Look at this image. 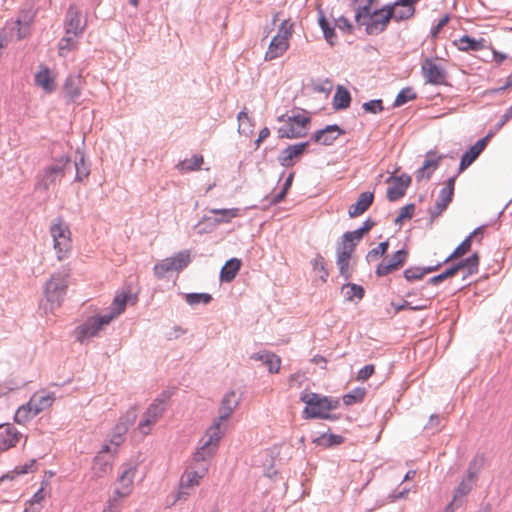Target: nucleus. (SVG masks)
Masks as SVG:
<instances>
[{
    "label": "nucleus",
    "mask_w": 512,
    "mask_h": 512,
    "mask_svg": "<svg viewBox=\"0 0 512 512\" xmlns=\"http://www.w3.org/2000/svg\"><path fill=\"white\" fill-rule=\"evenodd\" d=\"M185 299L189 305L208 304L211 302L212 296L208 293H189L185 296Z\"/></svg>",
    "instance_id": "47"
},
{
    "label": "nucleus",
    "mask_w": 512,
    "mask_h": 512,
    "mask_svg": "<svg viewBox=\"0 0 512 512\" xmlns=\"http://www.w3.org/2000/svg\"><path fill=\"white\" fill-rule=\"evenodd\" d=\"M482 232H483V228L482 227L476 228L470 235H468L456 247V249L452 252V254L448 258H446V260L444 262L447 263V262H449V261H451L453 259H458V258L462 257L463 255H465L466 253H468L471 250L472 239L475 236L482 234Z\"/></svg>",
    "instance_id": "34"
},
{
    "label": "nucleus",
    "mask_w": 512,
    "mask_h": 512,
    "mask_svg": "<svg viewBox=\"0 0 512 512\" xmlns=\"http://www.w3.org/2000/svg\"><path fill=\"white\" fill-rule=\"evenodd\" d=\"M50 234L53 239V248L57 259H66L72 249V237L69 226L62 218H56L50 225Z\"/></svg>",
    "instance_id": "8"
},
{
    "label": "nucleus",
    "mask_w": 512,
    "mask_h": 512,
    "mask_svg": "<svg viewBox=\"0 0 512 512\" xmlns=\"http://www.w3.org/2000/svg\"><path fill=\"white\" fill-rule=\"evenodd\" d=\"M437 268H438V266L428 267V268H425V269H421V268H408V269H406L404 271V277L408 281L419 280V279H422L425 274L431 273V272L437 270Z\"/></svg>",
    "instance_id": "45"
},
{
    "label": "nucleus",
    "mask_w": 512,
    "mask_h": 512,
    "mask_svg": "<svg viewBox=\"0 0 512 512\" xmlns=\"http://www.w3.org/2000/svg\"><path fill=\"white\" fill-rule=\"evenodd\" d=\"M208 471L207 463L199 464L191 461L181 477L176 500H186L191 491L200 485Z\"/></svg>",
    "instance_id": "7"
},
{
    "label": "nucleus",
    "mask_w": 512,
    "mask_h": 512,
    "mask_svg": "<svg viewBox=\"0 0 512 512\" xmlns=\"http://www.w3.org/2000/svg\"><path fill=\"white\" fill-rule=\"evenodd\" d=\"M238 122V130L240 133L248 135L252 132L253 124L247 113L243 111L240 112L238 114Z\"/></svg>",
    "instance_id": "48"
},
{
    "label": "nucleus",
    "mask_w": 512,
    "mask_h": 512,
    "mask_svg": "<svg viewBox=\"0 0 512 512\" xmlns=\"http://www.w3.org/2000/svg\"><path fill=\"white\" fill-rule=\"evenodd\" d=\"M55 401L54 393L39 391L32 395L29 402L20 406L14 416L15 422L25 424L41 412L52 407Z\"/></svg>",
    "instance_id": "4"
},
{
    "label": "nucleus",
    "mask_w": 512,
    "mask_h": 512,
    "mask_svg": "<svg viewBox=\"0 0 512 512\" xmlns=\"http://www.w3.org/2000/svg\"><path fill=\"white\" fill-rule=\"evenodd\" d=\"M70 270L54 273L45 285V298L50 305V310L60 307L68 287Z\"/></svg>",
    "instance_id": "9"
},
{
    "label": "nucleus",
    "mask_w": 512,
    "mask_h": 512,
    "mask_svg": "<svg viewBox=\"0 0 512 512\" xmlns=\"http://www.w3.org/2000/svg\"><path fill=\"white\" fill-rule=\"evenodd\" d=\"M387 182L390 183V186L387 188V198L389 201L394 202L405 195V192L411 183V177L403 174L400 176L390 177Z\"/></svg>",
    "instance_id": "22"
},
{
    "label": "nucleus",
    "mask_w": 512,
    "mask_h": 512,
    "mask_svg": "<svg viewBox=\"0 0 512 512\" xmlns=\"http://www.w3.org/2000/svg\"><path fill=\"white\" fill-rule=\"evenodd\" d=\"M418 0H398L393 5H387L388 13L391 19L396 21L406 20L413 16L415 12L414 4Z\"/></svg>",
    "instance_id": "24"
},
{
    "label": "nucleus",
    "mask_w": 512,
    "mask_h": 512,
    "mask_svg": "<svg viewBox=\"0 0 512 512\" xmlns=\"http://www.w3.org/2000/svg\"><path fill=\"white\" fill-rule=\"evenodd\" d=\"M415 98H416V93L414 92V90L410 87H407V88L402 89L398 93V95L395 99L394 105L401 106L411 100H414Z\"/></svg>",
    "instance_id": "51"
},
{
    "label": "nucleus",
    "mask_w": 512,
    "mask_h": 512,
    "mask_svg": "<svg viewBox=\"0 0 512 512\" xmlns=\"http://www.w3.org/2000/svg\"><path fill=\"white\" fill-rule=\"evenodd\" d=\"M319 25H320L323 33H324L325 39L330 44H333L334 43V39L336 37L335 32H334V28L330 27L328 21L323 16L319 18Z\"/></svg>",
    "instance_id": "53"
},
{
    "label": "nucleus",
    "mask_w": 512,
    "mask_h": 512,
    "mask_svg": "<svg viewBox=\"0 0 512 512\" xmlns=\"http://www.w3.org/2000/svg\"><path fill=\"white\" fill-rule=\"evenodd\" d=\"M293 34V24L283 20L278 28L277 34L272 38L265 52V60L272 61L285 54L289 48L290 38Z\"/></svg>",
    "instance_id": "13"
},
{
    "label": "nucleus",
    "mask_w": 512,
    "mask_h": 512,
    "mask_svg": "<svg viewBox=\"0 0 512 512\" xmlns=\"http://www.w3.org/2000/svg\"><path fill=\"white\" fill-rule=\"evenodd\" d=\"M421 73L427 84H447V71L439 58H425L421 63Z\"/></svg>",
    "instance_id": "14"
},
{
    "label": "nucleus",
    "mask_w": 512,
    "mask_h": 512,
    "mask_svg": "<svg viewBox=\"0 0 512 512\" xmlns=\"http://www.w3.org/2000/svg\"><path fill=\"white\" fill-rule=\"evenodd\" d=\"M76 168V176L75 181L83 182L85 179L88 178L90 174V170L88 165L85 162L84 157L82 156L79 161L75 163Z\"/></svg>",
    "instance_id": "46"
},
{
    "label": "nucleus",
    "mask_w": 512,
    "mask_h": 512,
    "mask_svg": "<svg viewBox=\"0 0 512 512\" xmlns=\"http://www.w3.org/2000/svg\"><path fill=\"white\" fill-rule=\"evenodd\" d=\"M342 293L344 297L348 301H352L354 298L362 299L364 296V289L362 286L356 285L354 283H348L342 286Z\"/></svg>",
    "instance_id": "43"
},
{
    "label": "nucleus",
    "mask_w": 512,
    "mask_h": 512,
    "mask_svg": "<svg viewBox=\"0 0 512 512\" xmlns=\"http://www.w3.org/2000/svg\"><path fill=\"white\" fill-rule=\"evenodd\" d=\"M35 471H36V460L31 459L23 465L16 466L11 473H9L5 476H2L0 478V484L6 479H13L15 476L24 475V474L35 472Z\"/></svg>",
    "instance_id": "40"
},
{
    "label": "nucleus",
    "mask_w": 512,
    "mask_h": 512,
    "mask_svg": "<svg viewBox=\"0 0 512 512\" xmlns=\"http://www.w3.org/2000/svg\"><path fill=\"white\" fill-rule=\"evenodd\" d=\"M485 40L483 38L481 39H474L471 38L468 35L461 36L455 44L457 45L458 49L461 51H479L484 48Z\"/></svg>",
    "instance_id": "36"
},
{
    "label": "nucleus",
    "mask_w": 512,
    "mask_h": 512,
    "mask_svg": "<svg viewBox=\"0 0 512 512\" xmlns=\"http://www.w3.org/2000/svg\"><path fill=\"white\" fill-rule=\"evenodd\" d=\"M137 472L135 465H126L122 468L121 474L119 475L114 490V495L119 498H127L134 489V478Z\"/></svg>",
    "instance_id": "17"
},
{
    "label": "nucleus",
    "mask_w": 512,
    "mask_h": 512,
    "mask_svg": "<svg viewBox=\"0 0 512 512\" xmlns=\"http://www.w3.org/2000/svg\"><path fill=\"white\" fill-rule=\"evenodd\" d=\"M85 25L81 23V13L76 5H70L65 20L66 34L81 35L84 32Z\"/></svg>",
    "instance_id": "26"
},
{
    "label": "nucleus",
    "mask_w": 512,
    "mask_h": 512,
    "mask_svg": "<svg viewBox=\"0 0 512 512\" xmlns=\"http://www.w3.org/2000/svg\"><path fill=\"white\" fill-rule=\"evenodd\" d=\"M204 162L203 156L196 154L189 159H185L177 165L181 172H190L199 170Z\"/></svg>",
    "instance_id": "41"
},
{
    "label": "nucleus",
    "mask_w": 512,
    "mask_h": 512,
    "mask_svg": "<svg viewBox=\"0 0 512 512\" xmlns=\"http://www.w3.org/2000/svg\"><path fill=\"white\" fill-rule=\"evenodd\" d=\"M113 450L110 445L106 444L102 450L95 456L92 464V473L96 478H103L112 470V461L108 456Z\"/></svg>",
    "instance_id": "20"
},
{
    "label": "nucleus",
    "mask_w": 512,
    "mask_h": 512,
    "mask_svg": "<svg viewBox=\"0 0 512 512\" xmlns=\"http://www.w3.org/2000/svg\"><path fill=\"white\" fill-rule=\"evenodd\" d=\"M490 135L483 137L478 140L473 146H471L461 157L459 164L458 174L464 172L484 151L486 148Z\"/></svg>",
    "instance_id": "23"
},
{
    "label": "nucleus",
    "mask_w": 512,
    "mask_h": 512,
    "mask_svg": "<svg viewBox=\"0 0 512 512\" xmlns=\"http://www.w3.org/2000/svg\"><path fill=\"white\" fill-rule=\"evenodd\" d=\"M450 18L448 15H445L443 16L439 22L437 23V25L433 28L432 30V35L433 37H436L439 32L442 30V28L449 22Z\"/></svg>",
    "instance_id": "64"
},
{
    "label": "nucleus",
    "mask_w": 512,
    "mask_h": 512,
    "mask_svg": "<svg viewBox=\"0 0 512 512\" xmlns=\"http://www.w3.org/2000/svg\"><path fill=\"white\" fill-rule=\"evenodd\" d=\"M123 499L124 498H119L118 496L114 495L107 501L105 508L110 512H121Z\"/></svg>",
    "instance_id": "58"
},
{
    "label": "nucleus",
    "mask_w": 512,
    "mask_h": 512,
    "mask_svg": "<svg viewBox=\"0 0 512 512\" xmlns=\"http://www.w3.org/2000/svg\"><path fill=\"white\" fill-rule=\"evenodd\" d=\"M455 275H456V268L451 267V268L447 269L445 272L430 278L429 283L432 285H437V284L441 283L442 281H444L445 279L453 277Z\"/></svg>",
    "instance_id": "55"
},
{
    "label": "nucleus",
    "mask_w": 512,
    "mask_h": 512,
    "mask_svg": "<svg viewBox=\"0 0 512 512\" xmlns=\"http://www.w3.org/2000/svg\"><path fill=\"white\" fill-rule=\"evenodd\" d=\"M363 236L364 234H362V232L359 229L351 232H346L342 236L340 243L346 244L348 246L351 245V248L355 249L356 243L359 242Z\"/></svg>",
    "instance_id": "50"
},
{
    "label": "nucleus",
    "mask_w": 512,
    "mask_h": 512,
    "mask_svg": "<svg viewBox=\"0 0 512 512\" xmlns=\"http://www.w3.org/2000/svg\"><path fill=\"white\" fill-rule=\"evenodd\" d=\"M241 268V260L232 258L228 260L221 269L220 279L222 282H231Z\"/></svg>",
    "instance_id": "35"
},
{
    "label": "nucleus",
    "mask_w": 512,
    "mask_h": 512,
    "mask_svg": "<svg viewBox=\"0 0 512 512\" xmlns=\"http://www.w3.org/2000/svg\"><path fill=\"white\" fill-rule=\"evenodd\" d=\"M239 404V398L234 391L226 393L221 401L219 408V416L214 420L212 424H218L219 428L226 432L227 421L232 416L234 410Z\"/></svg>",
    "instance_id": "18"
},
{
    "label": "nucleus",
    "mask_w": 512,
    "mask_h": 512,
    "mask_svg": "<svg viewBox=\"0 0 512 512\" xmlns=\"http://www.w3.org/2000/svg\"><path fill=\"white\" fill-rule=\"evenodd\" d=\"M279 122H285V125L278 129L279 138L294 139L306 135V130L310 124V118L301 112H293L292 115H281L278 117Z\"/></svg>",
    "instance_id": "12"
},
{
    "label": "nucleus",
    "mask_w": 512,
    "mask_h": 512,
    "mask_svg": "<svg viewBox=\"0 0 512 512\" xmlns=\"http://www.w3.org/2000/svg\"><path fill=\"white\" fill-rule=\"evenodd\" d=\"M343 131L337 125H328L322 130L317 131L313 139L315 142L323 145H331Z\"/></svg>",
    "instance_id": "33"
},
{
    "label": "nucleus",
    "mask_w": 512,
    "mask_h": 512,
    "mask_svg": "<svg viewBox=\"0 0 512 512\" xmlns=\"http://www.w3.org/2000/svg\"><path fill=\"white\" fill-rule=\"evenodd\" d=\"M137 418V410L134 407L129 408L120 416L118 422L114 426L110 436V446L114 445L115 449L125 441V435L129 428L135 423Z\"/></svg>",
    "instance_id": "16"
},
{
    "label": "nucleus",
    "mask_w": 512,
    "mask_h": 512,
    "mask_svg": "<svg viewBox=\"0 0 512 512\" xmlns=\"http://www.w3.org/2000/svg\"><path fill=\"white\" fill-rule=\"evenodd\" d=\"M374 371V365H366L365 367L359 370L357 374V380L366 381L369 377H371L374 374Z\"/></svg>",
    "instance_id": "62"
},
{
    "label": "nucleus",
    "mask_w": 512,
    "mask_h": 512,
    "mask_svg": "<svg viewBox=\"0 0 512 512\" xmlns=\"http://www.w3.org/2000/svg\"><path fill=\"white\" fill-rule=\"evenodd\" d=\"M79 35L74 34H66L65 36L60 40L59 46H58V53L61 57H66L67 54L74 50L77 47V38Z\"/></svg>",
    "instance_id": "38"
},
{
    "label": "nucleus",
    "mask_w": 512,
    "mask_h": 512,
    "mask_svg": "<svg viewBox=\"0 0 512 512\" xmlns=\"http://www.w3.org/2000/svg\"><path fill=\"white\" fill-rule=\"evenodd\" d=\"M46 482H42L40 489L32 496V498L27 502L29 506L34 504L41 503L46 498L45 486Z\"/></svg>",
    "instance_id": "60"
},
{
    "label": "nucleus",
    "mask_w": 512,
    "mask_h": 512,
    "mask_svg": "<svg viewBox=\"0 0 512 512\" xmlns=\"http://www.w3.org/2000/svg\"><path fill=\"white\" fill-rule=\"evenodd\" d=\"M430 304H431L430 299H426L424 304L418 305V306H411L409 302H405V304H403L402 306H399L397 308V311H400L405 308H409L412 310H423V309H427L430 306Z\"/></svg>",
    "instance_id": "63"
},
{
    "label": "nucleus",
    "mask_w": 512,
    "mask_h": 512,
    "mask_svg": "<svg viewBox=\"0 0 512 512\" xmlns=\"http://www.w3.org/2000/svg\"><path fill=\"white\" fill-rule=\"evenodd\" d=\"M406 258L407 252L405 250H398L396 253H394L390 260L382 261L378 265L376 269V274L378 276H386L389 273L398 270L400 267H402V265L406 261Z\"/></svg>",
    "instance_id": "28"
},
{
    "label": "nucleus",
    "mask_w": 512,
    "mask_h": 512,
    "mask_svg": "<svg viewBox=\"0 0 512 512\" xmlns=\"http://www.w3.org/2000/svg\"><path fill=\"white\" fill-rule=\"evenodd\" d=\"M373 200L374 194L372 192L366 191L361 193L357 201L349 207V216L355 218L362 215L372 205Z\"/></svg>",
    "instance_id": "31"
},
{
    "label": "nucleus",
    "mask_w": 512,
    "mask_h": 512,
    "mask_svg": "<svg viewBox=\"0 0 512 512\" xmlns=\"http://www.w3.org/2000/svg\"><path fill=\"white\" fill-rule=\"evenodd\" d=\"M353 248H351V245H346L340 243L337 248V266L339 268L340 275L343 276L345 279H349L352 275V270L349 266L350 259L352 257V254L354 253Z\"/></svg>",
    "instance_id": "27"
},
{
    "label": "nucleus",
    "mask_w": 512,
    "mask_h": 512,
    "mask_svg": "<svg viewBox=\"0 0 512 512\" xmlns=\"http://www.w3.org/2000/svg\"><path fill=\"white\" fill-rule=\"evenodd\" d=\"M211 213L219 216L214 219L215 224L229 223L233 218L240 216V209L239 208L212 209Z\"/></svg>",
    "instance_id": "39"
},
{
    "label": "nucleus",
    "mask_w": 512,
    "mask_h": 512,
    "mask_svg": "<svg viewBox=\"0 0 512 512\" xmlns=\"http://www.w3.org/2000/svg\"><path fill=\"white\" fill-rule=\"evenodd\" d=\"M442 156L438 155L435 151H429L423 162V165L416 172V180L427 181L430 179L432 173L438 168Z\"/></svg>",
    "instance_id": "25"
},
{
    "label": "nucleus",
    "mask_w": 512,
    "mask_h": 512,
    "mask_svg": "<svg viewBox=\"0 0 512 512\" xmlns=\"http://www.w3.org/2000/svg\"><path fill=\"white\" fill-rule=\"evenodd\" d=\"M365 395H366L365 389L357 388L354 391L344 395L343 402L346 405H352V404L363 401Z\"/></svg>",
    "instance_id": "49"
},
{
    "label": "nucleus",
    "mask_w": 512,
    "mask_h": 512,
    "mask_svg": "<svg viewBox=\"0 0 512 512\" xmlns=\"http://www.w3.org/2000/svg\"><path fill=\"white\" fill-rule=\"evenodd\" d=\"M224 434L225 432L219 428L218 424H212L201 439L200 445L193 454L191 461L199 464L207 463L209 465L218 450L220 440Z\"/></svg>",
    "instance_id": "5"
},
{
    "label": "nucleus",
    "mask_w": 512,
    "mask_h": 512,
    "mask_svg": "<svg viewBox=\"0 0 512 512\" xmlns=\"http://www.w3.org/2000/svg\"><path fill=\"white\" fill-rule=\"evenodd\" d=\"M351 102V96L347 89L342 86H338L336 93L333 98V106L336 110H342L349 107Z\"/></svg>",
    "instance_id": "37"
},
{
    "label": "nucleus",
    "mask_w": 512,
    "mask_h": 512,
    "mask_svg": "<svg viewBox=\"0 0 512 512\" xmlns=\"http://www.w3.org/2000/svg\"><path fill=\"white\" fill-rule=\"evenodd\" d=\"M20 439V433L10 424L0 425V452L14 447Z\"/></svg>",
    "instance_id": "29"
},
{
    "label": "nucleus",
    "mask_w": 512,
    "mask_h": 512,
    "mask_svg": "<svg viewBox=\"0 0 512 512\" xmlns=\"http://www.w3.org/2000/svg\"><path fill=\"white\" fill-rule=\"evenodd\" d=\"M169 394L164 393L160 397L153 400V402L143 412L141 419L138 423L137 430L143 436L151 434L155 424L163 417Z\"/></svg>",
    "instance_id": "10"
},
{
    "label": "nucleus",
    "mask_w": 512,
    "mask_h": 512,
    "mask_svg": "<svg viewBox=\"0 0 512 512\" xmlns=\"http://www.w3.org/2000/svg\"><path fill=\"white\" fill-rule=\"evenodd\" d=\"M481 466L482 462L476 459L470 463L466 476L453 491L452 500L446 506V512H453L456 508L461 506L463 498L470 493L475 485Z\"/></svg>",
    "instance_id": "11"
},
{
    "label": "nucleus",
    "mask_w": 512,
    "mask_h": 512,
    "mask_svg": "<svg viewBox=\"0 0 512 512\" xmlns=\"http://www.w3.org/2000/svg\"><path fill=\"white\" fill-rule=\"evenodd\" d=\"M388 249V242H381L376 248L369 251L367 257L369 260H375L378 257L383 256Z\"/></svg>",
    "instance_id": "56"
},
{
    "label": "nucleus",
    "mask_w": 512,
    "mask_h": 512,
    "mask_svg": "<svg viewBox=\"0 0 512 512\" xmlns=\"http://www.w3.org/2000/svg\"><path fill=\"white\" fill-rule=\"evenodd\" d=\"M335 25L342 31L350 34L353 31V25L345 16H340L335 20Z\"/></svg>",
    "instance_id": "59"
},
{
    "label": "nucleus",
    "mask_w": 512,
    "mask_h": 512,
    "mask_svg": "<svg viewBox=\"0 0 512 512\" xmlns=\"http://www.w3.org/2000/svg\"><path fill=\"white\" fill-rule=\"evenodd\" d=\"M71 168L70 158L67 156H61L51 164L45 167L41 174L38 176L36 183V189L47 191L51 187L60 183L65 177L67 171Z\"/></svg>",
    "instance_id": "6"
},
{
    "label": "nucleus",
    "mask_w": 512,
    "mask_h": 512,
    "mask_svg": "<svg viewBox=\"0 0 512 512\" xmlns=\"http://www.w3.org/2000/svg\"><path fill=\"white\" fill-rule=\"evenodd\" d=\"M300 400L306 404L302 412L305 419H328L329 413L339 406L337 399L313 392L302 393Z\"/></svg>",
    "instance_id": "3"
},
{
    "label": "nucleus",
    "mask_w": 512,
    "mask_h": 512,
    "mask_svg": "<svg viewBox=\"0 0 512 512\" xmlns=\"http://www.w3.org/2000/svg\"><path fill=\"white\" fill-rule=\"evenodd\" d=\"M264 364L268 367L270 373H278L281 367V359L270 352L265 356Z\"/></svg>",
    "instance_id": "52"
},
{
    "label": "nucleus",
    "mask_w": 512,
    "mask_h": 512,
    "mask_svg": "<svg viewBox=\"0 0 512 512\" xmlns=\"http://www.w3.org/2000/svg\"><path fill=\"white\" fill-rule=\"evenodd\" d=\"M362 107L366 112L373 114L379 113L383 110L381 100H371L369 102H365Z\"/></svg>",
    "instance_id": "57"
},
{
    "label": "nucleus",
    "mask_w": 512,
    "mask_h": 512,
    "mask_svg": "<svg viewBox=\"0 0 512 512\" xmlns=\"http://www.w3.org/2000/svg\"><path fill=\"white\" fill-rule=\"evenodd\" d=\"M415 207L413 204H408L400 209L399 215L396 219V222H402L404 219L412 218L414 214Z\"/></svg>",
    "instance_id": "61"
},
{
    "label": "nucleus",
    "mask_w": 512,
    "mask_h": 512,
    "mask_svg": "<svg viewBox=\"0 0 512 512\" xmlns=\"http://www.w3.org/2000/svg\"><path fill=\"white\" fill-rule=\"evenodd\" d=\"M319 441H321L323 445L331 447L342 444L344 442V437L336 434H324L319 438Z\"/></svg>",
    "instance_id": "54"
},
{
    "label": "nucleus",
    "mask_w": 512,
    "mask_h": 512,
    "mask_svg": "<svg viewBox=\"0 0 512 512\" xmlns=\"http://www.w3.org/2000/svg\"><path fill=\"white\" fill-rule=\"evenodd\" d=\"M479 266V255L477 253L472 254L467 259L459 262L457 265L453 266V268H456V273L461 270L465 269L467 270L468 274H474L478 271Z\"/></svg>",
    "instance_id": "42"
},
{
    "label": "nucleus",
    "mask_w": 512,
    "mask_h": 512,
    "mask_svg": "<svg viewBox=\"0 0 512 512\" xmlns=\"http://www.w3.org/2000/svg\"><path fill=\"white\" fill-rule=\"evenodd\" d=\"M84 85V80L80 75H70L66 78L63 92L65 97L71 101H76L80 95Z\"/></svg>",
    "instance_id": "30"
},
{
    "label": "nucleus",
    "mask_w": 512,
    "mask_h": 512,
    "mask_svg": "<svg viewBox=\"0 0 512 512\" xmlns=\"http://www.w3.org/2000/svg\"><path fill=\"white\" fill-rule=\"evenodd\" d=\"M190 261V253L188 251H181L172 257L165 258L156 263L153 271L157 278H163L168 272L181 271Z\"/></svg>",
    "instance_id": "15"
},
{
    "label": "nucleus",
    "mask_w": 512,
    "mask_h": 512,
    "mask_svg": "<svg viewBox=\"0 0 512 512\" xmlns=\"http://www.w3.org/2000/svg\"><path fill=\"white\" fill-rule=\"evenodd\" d=\"M456 177L457 176H453V177L449 178L445 182V186L440 190L438 199L435 202L434 209L430 213L432 219L440 216L443 213V211L446 210V208L452 201V198L454 195Z\"/></svg>",
    "instance_id": "19"
},
{
    "label": "nucleus",
    "mask_w": 512,
    "mask_h": 512,
    "mask_svg": "<svg viewBox=\"0 0 512 512\" xmlns=\"http://www.w3.org/2000/svg\"><path fill=\"white\" fill-rule=\"evenodd\" d=\"M308 147V142L294 144L288 146L286 149L282 151V155L280 157V163L282 166L289 167L292 166L293 160L295 158H299L304 154Z\"/></svg>",
    "instance_id": "32"
},
{
    "label": "nucleus",
    "mask_w": 512,
    "mask_h": 512,
    "mask_svg": "<svg viewBox=\"0 0 512 512\" xmlns=\"http://www.w3.org/2000/svg\"><path fill=\"white\" fill-rule=\"evenodd\" d=\"M313 270L316 272V274L319 276L322 283H325L328 279L329 272L326 268L325 259L321 255H317L312 261H311Z\"/></svg>",
    "instance_id": "44"
},
{
    "label": "nucleus",
    "mask_w": 512,
    "mask_h": 512,
    "mask_svg": "<svg viewBox=\"0 0 512 512\" xmlns=\"http://www.w3.org/2000/svg\"><path fill=\"white\" fill-rule=\"evenodd\" d=\"M57 75L47 66L41 65L34 75V83L45 93L51 94L57 88Z\"/></svg>",
    "instance_id": "21"
},
{
    "label": "nucleus",
    "mask_w": 512,
    "mask_h": 512,
    "mask_svg": "<svg viewBox=\"0 0 512 512\" xmlns=\"http://www.w3.org/2000/svg\"><path fill=\"white\" fill-rule=\"evenodd\" d=\"M128 298V294L125 293L116 295L105 314L91 316L75 328V339L83 343L86 340L99 336L106 326L125 311Z\"/></svg>",
    "instance_id": "1"
},
{
    "label": "nucleus",
    "mask_w": 512,
    "mask_h": 512,
    "mask_svg": "<svg viewBox=\"0 0 512 512\" xmlns=\"http://www.w3.org/2000/svg\"><path fill=\"white\" fill-rule=\"evenodd\" d=\"M374 0H353L355 11V22L358 26H364L369 35L382 33L391 20V14L384 6L381 9L373 10Z\"/></svg>",
    "instance_id": "2"
}]
</instances>
